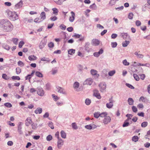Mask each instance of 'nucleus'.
I'll use <instances>...</instances> for the list:
<instances>
[{
  "label": "nucleus",
  "instance_id": "f257e3e1",
  "mask_svg": "<svg viewBox=\"0 0 150 150\" xmlns=\"http://www.w3.org/2000/svg\"><path fill=\"white\" fill-rule=\"evenodd\" d=\"M3 22L4 23V24L3 26L4 30V31H8L9 30V21L6 20H3Z\"/></svg>",
  "mask_w": 150,
  "mask_h": 150
},
{
  "label": "nucleus",
  "instance_id": "f03ea898",
  "mask_svg": "<svg viewBox=\"0 0 150 150\" xmlns=\"http://www.w3.org/2000/svg\"><path fill=\"white\" fill-rule=\"evenodd\" d=\"M18 16L16 12H11L10 14V20L12 21H15L18 19Z\"/></svg>",
  "mask_w": 150,
  "mask_h": 150
},
{
  "label": "nucleus",
  "instance_id": "7ed1b4c3",
  "mask_svg": "<svg viewBox=\"0 0 150 150\" xmlns=\"http://www.w3.org/2000/svg\"><path fill=\"white\" fill-rule=\"evenodd\" d=\"M37 93L39 96H43L44 94V92L42 88L40 87L38 88Z\"/></svg>",
  "mask_w": 150,
  "mask_h": 150
},
{
  "label": "nucleus",
  "instance_id": "20e7f679",
  "mask_svg": "<svg viewBox=\"0 0 150 150\" xmlns=\"http://www.w3.org/2000/svg\"><path fill=\"white\" fill-rule=\"evenodd\" d=\"M100 90L101 92H103L106 89V84L104 83H101L99 85Z\"/></svg>",
  "mask_w": 150,
  "mask_h": 150
},
{
  "label": "nucleus",
  "instance_id": "39448f33",
  "mask_svg": "<svg viewBox=\"0 0 150 150\" xmlns=\"http://www.w3.org/2000/svg\"><path fill=\"white\" fill-rule=\"evenodd\" d=\"M93 96L96 97L98 99H100L101 98L99 91L97 90H95L93 91Z\"/></svg>",
  "mask_w": 150,
  "mask_h": 150
},
{
  "label": "nucleus",
  "instance_id": "423d86ee",
  "mask_svg": "<svg viewBox=\"0 0 150 150\" xmlns=\"http://www.w3.org/2000/svg\"><path fill=\"white\" fill-rule=\"evenodd\" d=\"M111 118L109 116H107L104 118L103 120V122L105 124H107L111 121Z\"/></svg>",
  "mask_w": 150,
  "mask_h": 150
},
{
  "label": "nucleus",
  "instance_id": "0eeeda50",
  "mask_svg": "<svg viewBox=\"0 0 150 150\" xmlns=\"http://www.w3.org/2000/svg\"><path fill=\"white\" fill-rule=\"evenodd\" d=\"M110 102L106 104V107L108 108H110L113 106V101L112 98L109 99Z\"/></svg>",
  "mask_w": 150,
  "mask_h": 150
},
{
  "label": "nucleus",
  "instance_id": "6e6552de",
  "mask_svg": "<svg viewBox=\"0 0 150 150\" xmlns=\"http://www.w3.org/2000/svg\"><path fill=\"white\" fill-rule=\"evenodd\" d=\"M32 120L30 117H28L25 121V124L26 126H28L32 123Z\"/></svg>",
  "mask_w": 150,
  "mask_h": 150
},
{
  "label": "nucleus",
  "instance_id": "1a4fd4ad",
  "mask_svg": "<svg viewBox=\"0 0 150 150\" xmlns=\"http://www.w3.org/2000/svg\"><path fill=\"white\" fill-rule=\"evenodd\" d=\"M100 42L99 40L96 39H93L92 40V43L95 46H97L100 44Z\"/></svg>",
  "mask_w": 150,
  "mask_h": 150
},
{
  "label": "nucleus",
  "instance_id": "9d476101",
  "mask_svg": "<svg viewBox=\"0 0 150 150\" xmlns=\"http://www.w3.org/2000/svg\"><path fill=\"white\" fill-rule=\"evenodd\" d=\"M57 89L56 91L60 93H62L63 94L66 93V92L64 91V89L62 88L59 86L57 87Z\"/></svg>",
  "mask_w": 150,
  "mask_h": 150
},
{
  "label": "nucleus",
  "instance_id": "9b49d317",
  "mask_svg": "<svg viewBox=\"0 0 150 150\" xmlns=\"http://www.w3.org/2000/svg\"><path fill=\"white\" fill-rule=\"evenodd\" d=\"M71 16L69 17V19L70 22H72L74 21L75 19V14L73 11H71Z\"/></svg>",
  "mask_w": 150,
  "mask_h": 150
},
{
  "label": "nucleus",
  "instance_id": "f8f14e48",
  "mask_svg": "<svg viewBox=\"0 0 150 150\" xmlns=\"http://www.w3.org/2000/svg\"><path fill=\"white\" fill-rule=\"evenodd\" d=\"M64 144V141L61 139H58L57 142V147L59 149L61 148L62 146Z\"/></svg>",
  "mask_w": 150,
  "mask_h": 150
},
{
  "label": "nucleus",
  "instance_id": "ddd939ff",
  "mask_svg": "<svg viewBox=\"0 0 150 150\" xmlns=\"http://www.w3.org/2000/svg\"><path fill=\"white\" fill-rule=\"evenodd\" d=\"M23 123L21 122H19L18 123V133L20 134H21L23 133V132L21 130L22 129V125Z\"/></svg>",
  "mask_w": 150,
  "mask_h": 150
},
{
  "label": "nucleus",
  "instance_id": "4468645a",
  "mask_svg": "<svg viewBox=\"0 0 150 150\" xmlns=\"http://www.w3.org/2000/svg\"><path fill=\"white\" fill-rule=\"evenodd\" d=\"M103 52V50L101 49L98 52H96L93 53V55L96 57H98L100 54H102Z\"/></svg>",
  "mask_w": 150,
  "mask_h": 150
},
{
  "label": "nucleus",
  "instance_id": "2eb2a0df",
  "mask_svg": "<svg viewBox=\"0 0 150 150\" xmlns=\"http://www.w3.org/2000/svg\"><path fill=\"white\" fill-rule=\"evenodd\" d=\"M93 82L92 79L89 78L86 79L84 83L86 84L91 85Z\"/></svg>",
  "mask_w": 150,
  "mask_h": 150
},
{
  "label": "nucleus",
  "instance_id": "dca6fc26",
  "mask_svg": "<svg viewBox=\"0 0 150 150\" xmlns=\"http://www.w3.org/2000/svg\"><path fill=\"white\" fill-rule=\"evenodd\" d=\"M91 72L93 75L96 76L97 77H98L99 76V75L97 74V71L96 70L91 69Z\"/></svg>",
  "mask_w": 150,
  "mask_h": 150
},
{
  "label": "nucleus",
  "instance_id": "f3484780",
  "mask_svg": "<svg viewBox=\"0 0 150 150\" xmlns=\"http://www.w3.org/2000/svg\"><path fill=\"white\" fill-rule=\"evenodd\" d=\"M23 5V1H20L17 4L15 5L16 9L20 8L22 7Z\"/></svg>",
  "mask_w": 150,
  "mask_h": 150
},
{
  "label": "nucleus",
  "instance_id": "a211bd4d",
  "mask_svg": "<svg viewBox=\"0 0 150 150\" xmlns=\"http://www.w3.org/2000/svg\"><path fill=\"white\" fill-rule=\"evenodd\" d=\"M42 109L40 108H37L34 111L35 113L36 114H40L42 113Z\"/></svg>",
  "mask_w": 150,
  "mask_h": 150
},
{
  "label": "nucleus",
  "instance_id": "6ab92c4d",
  "mask_svg": "<svg viewBox=\"0 0 150 150\" xmlns=\"http://www.w3.org/2000/svg\"><path fill=\"white\" fill-rule=\"evenodd\" d=\"M134 54L137 56V58H142L144 56L142 54H140V51L138 52H135Z\"/></svg>",
  "mask_w": 150,
  "mask_h": 150
},
{
  "label": "nucleus",
  "instance_id": "aec40b11",
  "mask_svg": "<svg viewBox=\"0 0 150 150\" xmlns=\"http://www.w3.org/2000/svg\"><path fill=\"white\" fill-rule=\"evenodd\" d=\"M28 59L30 61H33L36 60L37 59L36 57L34 55H30L28 57Z\"/></svg>",
  "mask_w": 150,
  "mask_h": 150
},
{
  "label": "nucleus",
  "instance_id": "412c9836",
  "mask_svg": "<svg viewBox=\"0 0 150 150\" xmlns=\"http://www.w3.org/2000/svg\"><path fill=\"white\" fill-rule=\"evenodd\" d=\"M128 102L129 105H132L133 104L134 101L131 98H129L128 100Z\"/></svg>",
  "mask_w": 150,
  "mask_h": 150
},
{
  "label": "nucleus",
  "instance_id": "4be33fe9",
  "mask_svg": "<svg viewBox=\"0 0 150 150\" xmlns=\"http://www.w3.org/2000/svg\"><path fill=\"white\" fill-rule=\"evenodd\" d=\"M137 65L138 66H146L148 67H149L150 66V64L149 63L143 64L139 63H138Z\"/></svg>",
  "mask_w": 150,
  "mask_h": 150
},
{
  "label": "nucleus",
  "instance_id": "5701e85b",
  "mask_svg": "<svg viewBox=\"0 0 150 150\" xmlns=\"http://www.w3.org/2000/svg\"><path fill=\"white\" fill-rule=\"evenodd\" d=\"M60 133L62 137L65 139L66 137V134L65 132L64 131L62 130Z\"/></svg>",
  "mask_w": 150,
  "mask_h": 150
},
{
  "label": "nucleus",
  "instance_id": "b1692460",
  "mask_svg": "<svg viewBox=\"0 0 150 150\" xmlns=\"http://www.w3.org/2000/svg\"><path fill=\"white\" fill-rule=\"evenodd\" d=\"M139 139V137L137 136H134L132 137V140L133 141L135 142H137L138 141Z\"/></svg>",
  "mask_w": 150,
  "mask_h": 150
},
{
  "label": "nucleus",
  "instance_id": "393cba45",
  "mask_svg": "<svg viewBox=\"0 0 150 150\" xmlns=\"http://www.w3.org/2000/svg\"><path fill=\"white\" fill-rule=\"evenodd\" d=\"M108 115V114L107 112H103L101 113H100V117H105L106 116H107V115Z\"/></svg>",
  "mask_w": 150,
  "mask_h": 150
},
{
  "label": "nucleus",
  "instance_id": "a878e982",
  "mask_svg": "<svg viewBox=\"0 0 150 150\" xmlns=\"http://www.w3.org/2000/svg\"><path fill=\"white\" fill-rule=\"evenodd\" d=\"M79 86V83L77 82H75L73 85V87L75 89L77 88Z\"/></svg>",
  "mask_w": 150,
  "mask_h": 150
},
{
  "label": "nucleus",
  "instance_id": "bb28decb",
  "mask_svg": "<svg viewBox=\"0 0 150 150\" xmlns=\"http://www.w3.org/2000/svg\"><path fill=\"white\" fill-rule=\"evenodd\" d=\"M40 16L41 19L42 20L45 19L46 18V15L45 12H42L40 14Z\"/></svg>",
  "mask_w": 150,
  "mask_h": 150
},
{
  "label": "nucleus",
  "instance_id": "cd10ccee",
  "mask_svg": "<svg viewBox=\"0 0 150 150\" xmlns=\"http://www.w3.org/2000/svg\"><path fill=\"white\" fill-rule=\"evenodd\" d=\"M52 10L53 11V13L55 15H57L58 10L57 8H52Z\"/></svg>",
  "mask_w": 150,
  "mask_h": 150
},
{
  "label": "nucleus",
  "instance_id": "c85d7f7f",
  "mask_svg": "<svg viewBox=\"0 0 150 150\" xmlns=\"http://www.w3.org/2000/svg\"><path fill=\"white\" fill-rule=\"evenodd\" d=\"M129 43V41H125L122 42V45L123 47H126L128 45Z\"/></svg>",
  "mask_w": 150,
  "mask_h": 150
},
{
  "label": "nucleus",
  "instance_id": "c756f323",
  "mask_svg": "<svg viewBox=\"0 0 150 150\" xmlns=\"http://www.w3.org/2000/svg\"><path fill=\"white\" fill-rule=\"evenodd\" d=\"M75 50L73 49H70L68 51V53L69 54L72 55L74 53Z\"/></svg>",
  "mask_w": 150,
  "mask_h": 150
},
{
  "label": "nucleus",
  "instance_id": "7c9ffc66",
  "mask_svg": "<svg viewBox=\"0 0 150 150\" xmlns=\"http://www.w3.org/2000/svg\"><path fill=\"white\" fill-rule=\"evenodd\" d=\"M35 75L39 77H43L42 74L39 71H36L35 73Z\"/></svg>",
  "mask_w": 150,
  "mask_h": 150
},
{
  "label": "nucleus",
  "instance_id": "2f4dec72",
  "mask_svg": "<svg viewBox=\"0 0 150 150\" xmlns=\"http://www.w3.org/2000/svg\"><path fill=\"white\" fill-rule=\"evenodd\" d=\"M94 117L96 118H98L100 116V112H95L94 114Z\"/></svg>",
  "mask_w": 150,
  "mask_h": 150
},
{
  "label": "nucleus",
  "instance_id": "473e14b6",
  "mask_svg": "<svg viewBox=\"0 0 150 150\" xmlns=\"http://www.w3.org/2000/svg\"><path fill=\"white\" fill-rule=\"evenodd\" d=\"M11 78L13 80H20L21 79L20 77L18 76H12Z\"/></svg>",
  "mask_w": 150,
  "mask_h": 150
},
{
  "label": "nucleus",
  "instance_id": "72a5a7b5",
  "mask_svg": "<svg viewBox=\"0 0 150 150\" xmlns=\"http://www.w3.org/2000/svg\"><path fill=\"white\" fill-rule=\"evenodd\" d=\"M118 0H111L110 1L109 4L111 6L115 4L116 1Z\"/></svg>",
  "mask_w": 150,
  "mask_h": 150
},
{
  "label": "nucleus",
  "instance_id": "f704fd0d",
  "mask_svg": "<svg viewBox=\"0 0 150 150\" xmlns=\"http://www.w3.org/2000/svg\"><path fill=\"white\" fill-rule=\"evenodd\" d=\"M115 73V70H113L110 71L108 73V75L110 76H112Z\"/></svg>",
  "mask_w": 150,
  "mask_h": 150
},
{
  "label": "nucleus",
  "instance_id": "c9c22d12",
  "mask_svg": "<svg viewBox=\"0 0 150 150\" xmlns=\"http://www.w3.org/2000/svg\"><path fill=\"white\" fill-rule=\"evenodd\" d=\"M148 125V122H144L141 124V126L143 127H145L147 126Z\"/></svg>",
  "mask_w": 150,
  "mask_h": 150
},
{
  "label": "nucleus",
  "instance_id": "e433bc0d",
  "mask_svg": "<svg viewBox=\"0 0 150 150\" xmlns=\"http://www.w3.org/2000/svg\"><path fill=\"white\" fill-rule=\"evenodd\" d=\"M71 126L72 128L74 129H77L78 128V127L75 123L74 122L72 124Z\"/></svg>",
  "mask_w": 150,
  "mask_h": 150
},
{
  "label": "nucleus",
  "instance_id": "4c0bfd02",
  "mask_svg": "<svg viewBox=\"0 0 150 150\" xmlns=\"http://www.w3.org/2000/svg\"><path fill=\"white\" fill-rule=\"evenodd\" d=\"M134 14L132 13H130L128 16V18L129 19L132 20L133 19Z\"/></svg>",
  "mask_w": 150,
  "mask_h": 150
},
{
  "label": "nucleus",
  "instance_id": "58836bf2",
  "mask_svg": "<svg viewBox=\"0 0 150 150\" xmlns=\"http://www.w3.org/2000/svg\"><path fill=\"white\" fill-rule=\"evenodd\" d=\"M132 109L133 112H134L136 113L137 111V109L135 106H133L132 107Z\"/></svg>",
  "mask_w": 150,
  "mask_h": 150
},
{
  "label": "nucleus",
  "instance_id": "ea45409f",
  "mask_svg": "<svg viewBox=\"0 0 150 150\" xmlns=\"http://www.w3.org/2000/svg\"><path fill=\"white\" fill-rule=\"evenodd\" d=\"M134 79L137 81H138L139 80V76L136 74H134L133 75Z\"/></svg>",
  "mask_w": 150,
  "mask_h": 150
},
{
  "label": "nucleus",
  "instance_id": "a19ab883",
  "mask_svg": "<svg viewBox=\"0 0 150 150\" xmlns=\"http://www.w3.org/2000/svg\"><path fill=\"white\" fill-rule=\"evenodd\" d=\"M48 126L50 127L51 129H54V127L53 125V123L51 122H50L48 123Z\"/></svg>",
  "mask_w": 150,
  "mask_h": 150
},
{
  "label": "nucleus",
  "instance_id": "79ce46f5",
  "mask_svg": "<svg viewBox=\"0 0 150 150\" xmlns=\"http://www.w3.org/2000/svg\"><path fill=\"white\" fill-rule=\"evenodd\" d=\"M18 64L19 66H20L21 67H23L24 65V63L21 61H19L18 62Z\"/></svg>",
  "mask_w": 150,
  "mask_h": 150
},
{
  "label": "nucleus",
  "instance_id": "37998d69",
  "mask_svg": "<svg viewBox=\"0 0 150 150\" xmlns=\"http://www.w3.org/2000/svg\"><path fill=\"white\" fill-rule=\"evenodd\" d=\"M21 69L19 67L17 68L16 69V72L17 74H19L21 72Z\"/></svg>",
  "mask_w": 150,
  "mask_h": 150
},
{
  "label": "nucleus",
  "instance_id": "c03bdc74",
  "mask_svg": "<svg viewBox=\"0 0 150 150\" xmlns=\"http://www.w3.org/2000/svg\"><path fill=\"white\" fill-rule=\"evenodd\" d=\"M91 103V100L89 99H86L85 100V103L87 105H89Z\"/></svg>",
  "mask_w": 150,
  "mask_h": 150
},
{
  "label": "nucleus",
  "instance_id": "a18cd8bd",
  "mask_svg": "<svg viewBox=\"0 0 150 150\" xmlns=\"http://www.w3.org/2000/svg\"><path fill=\"white\" fill-rule=\"evenodd\" d=\"M123 63L125 66H128L129 65V63L127 62L126 59H125L123 61Z\"/></svg>",
  "mask_w": 150,
  "mask_h": 150
},
{
  "label": "nucleus",
  "instance_id": "49530a36",
  "mask_svg": "<svg viewBox=\"0 0 150 150\" xmlns=\"http://www.w3.org/2000/svg\"><path fill=\"white\" fill-rule=\"evenodd\" d=\"M52 96L54 99L56 101L59 99V98L57 96H56L55 94H53L52 95Z\"/></svg>",
  "mask_w": 150,
  "mask_h": 150
},
{
  "label": "nucleus",
  "instance_id": "de8ad7c7",
  "mask_svg": "<svg viewBox=\"0 0 150 150\" xmlns=\"http://www.w3.org/2000/svg\"><path fill=\"white\" fill-rule=\"evenodd\" d=\"M12 41L16 45L18 43V39L16 38H13L12 40Z\"/></svg>",
  "mask_w": 150,
  "mask_h": 150
},
{
  "label": "nucleus",
  "instance_id": "09e8293b",
  "mask_svg": "<svg viewBox=\"0 0 150 150\" xmlns=\"http://www.w3.org/2000/svg\"><path fill=\"white\" fill-rule=\"evenodd\" d=\"M135 24L137 26H138L141 25V23L139 21L137 20L136 21Z\"/></svg>",
  "mask_w": 150,
  "mask_h": 150
},
{
  "label": "nucleus",
  "instance_id": "8fccbe9b",
  "mask_svg": "<svg viewBox=\"0 0 150 150\" xmlns=\"http://www.w3.org/2000/svg\"><path fill=\"white\" fill-rule=\"evenodd\" d=\"M57 18L56 16H52L50 18V20L52 21H54L57 20Z\"/></svg>",
  "mask_w": 150,
  "mask_h": 150
},
{
  "label": "nucleus",
  "instance_id": "3c124183",
  "mask_svg": "<svg viewBox=\"0 0 150 150\" xmlns=\"http://www.w3.org/2000/svg\"><path fill=\"white\" fill-rule=\"evenodd\" d=\"M52 137L51 135H48L47 137V140L48 141H50L52 140Z\"/></svg>",
  "mask_w": 150,
  "mask_h": 150
},
{
  "label": "nucleus",
  "instance_id": "603ef678",
  "mask_svg": "<svg viewBox=\"0 0 150 150\" xmlns=\"http://www.w3.org/2000/svg\"><path fill=\"white\" fill-rule=\"evenodd\" d=\"M81 35L78 34L76 33H75L73 35V37H74L76 38H79L80 37Z\"/></svg>",
  "mask_w": 150,
  "mask_h": 150
},
{
  "label": "nucleus",
  "instance_id": "864d4df0",
  "mask_svg": "<svg viewBox=\"0 0 150 150\" xmlns=\"http://www.w3.org/2000/svg\"><path fill=\"white\" fill-rule=\"evenodd\" d=\"M126 85L127 87L130 88L131 89H134V88L132 85L130 84L126 83Z\"/></svg>",
  "mask_w": 150,
  "mask_h": 150
},
{
  "label": "nucleus",
  "instance_id": "5fc2aeb1",
  "mask_svg": "<svg viewBox=\"0 0 150 150\" xmlns=\"http://www.w3.org/2000/svg\"><path fill=\"white\" fill-rule=\"evenodd\" d=\"M2 78L5 79H8V77L6 74H3L2 76Z\"/></svg>",
  "mask_w": 150,
  "mask_h": 150
},
{
  "label": "nucleus",
  "instance_id": "6e6d98bb",
  "mask_svg": "<svg viewBox=\"0 0 150 150\" xmlns=\"http://www.w3.org/2000/svg\"><path fill=\"white\" fill-rule=\"evenodd\" d=\"M85 128L88 129H92V126L91 125H87L85 126Z\"/></svg>",
  "mask_w": 150,
  "mask_h": 150
},
{
  "label": "nucleus",
  "instance_id": "4d7b16f0",
  "mask_svg": "<svg viewBox=\"0 0 150 150\" xmlns=\"http://www.w3.org/2000/svg\"><path fill=\"white\" fill-rule=\"evenodd\" d=\"M40 137V136H39V135H37V136H34L33 137V138L34 139L38 140L39 139Z\"/></svg>",
  "mask_w": 150,
  "mask_h": 150
},
{
  "label": "nucleus",
  "instance_id": "13d9d810",
  "mask_svg": "<svg viewBox=\"0 0 150 150\" xmlns=\"http://www.w3.org/2000/svg\"><path fill=\"white\" fill-rule=\"evenodd\" d=\"M144 146L146 148H149L150 146V143L149 142H146L144 144Z\"/></svg>",
  "mask_w": 150,
  "mask_h": 150
},
{
  "label": "nucleus",
  "instance_id": "bf43d9fd",
  "mask_svg": "<svg viewBox=\"0 0 150 150\" xmlns=\"http://www.w3.org/2000/svg\"><path fill=\"white\" fill-rule=\"evenodd\" d=\"M67 30L69 32H72L73 30V28L72 27H70L68 28H67Z\"/></svg>",
  "mask_w": 150,
  "mask_h": 150
},
{
  "label": "nucleus",
  "instance_id": "052dcab7",
  "mask_svg": "<svg viewBox=\"0 0 150 150\" xmlns=\"http://www.w3.org/2000/svg\"><path fill=\"white\" fill-rule=\"evenodd\" d=\"M45 45H46V43L45 41H42L40 43V46H41L44 47L45 46Z\"/></svg>",
  "mask_w": 150,
  "mask_h": 150
},
{
  "label": "nucleus",
  "instance_id": "680f3d73",
  "mask_svg": "<svg viewBox=\"0 0 150 150\" xmlns=\"http://www.w3.org/2000/svg\"><path fill=\"white\" fill-rule=\"evenodd\" d=\"M24 44V42L23 41H21L19 44V47H22Z\"/></svg>",
  "mask_w": 150,
  "mask_h": 150
},
{
  "label": "nucleus",
  "instance_id": "e2e57ef3",
  "mask_svg": "<svg viewBox=\"0 0 150 150\" xmlns=\"http://www.w3.org/2000/svg\"><path fill=\"white\" fill-rule=\"evenodd\" d=\"M129 125V123L128 122H124L123 125V127H125L128 126Z\"/></svg>",
  "mask_w": 150,
  "mask_h": 150
},
{
  "label": "nucleus",
  "instance_id": "0e129e2a",
  "mask_svg": "<svg viewBox=\"0 0 150 150\" xmlns=\"http://www.w3.org/2000/svg\"><path fill=\"white\" fill-rule=\"evenodd\" d=\"M117 37V35L116 34H112L111 35L112 38L115 39Z\"/></svg>",
  "mask_w": 150,
  "mask_h": 150
},
{
  "label": "nucleus",
  "instance_id": "69168bd1",
  "mask_svg": "<svg viewBox=\"0 0 150 150\" xmlns=\"http://www.w3.org/2000/svg\"><path fill=\"white\" fill-rule=\"evenodd\" d=\"M140 77L141 79L144 80L145 78V76L144 74H141L140 75Z\"/></svg>",
  "mask_w": 150,
  "mask_h": 150
},
{
  "label": "nucleus",
  "instance_id": "338daca9",
  "mask_svg": "<svg viewBox=\"0 0 150 150\" xmlns=\"http://www.w3.org/2000/svg\"><path fill=\"white\" fill-rule=\"evenodd\" d=\"M137 106L139 108H143L144 107L143 105L141 103L139 104Z\"/></svg>",
  "mask_w": 150,
  "mask_h": 150
},
{
  "label": "nucleus",
  "instance_id": "774afa93",
  "mask_svg": "<svg viewBox=\"0 0 150 150\" xmlns=\"http://www.w3.org/2000/svg\"><path fill=\"white\" fill-rule=\"evenodd\" d=\"M97 27L99 28H100L101 29H103L104 28L103 26L102 25H101L100 24H98L97 25Z\"/></svg>",
  "mask_w": 150,
  "mask_h": 150
}]
</instances>
